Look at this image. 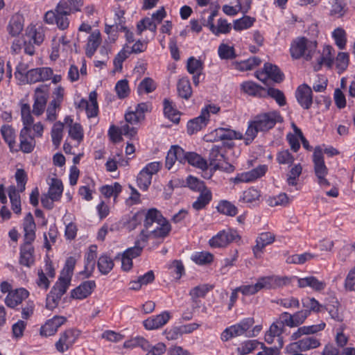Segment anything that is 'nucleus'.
Listing matches in <instances>:
<instances>
[{
    "label": "nucleus",
    "instance_id": "obj_1",
    "mask_svg": "<svg viewBox=\"0 0 355 355\" xmlns=\"http://www.w3.org/2000/svg\"><path fill=\"white\" fill-rule=\"evenodd\" d=\"M220 110V107L214 104H209L202 110L200 116L190 120L187 123V132L193 135L205 128L210 118V115L216 114Z\"/></svg>",
    "mask_w": 355,
    "mask_h": 355
},
{
    "label": "nucleus",
    "instance_id": "obj_2",
    "mask_svg": "<svg viewBox=\"0 0 355 355\" xmlns=\"http://www.w3.org/2000/svg\"><path fill=\"white\" fill-rule=\"evenodd\" d=\"M317 42L304 37L297 39L291 46V53L293 58L299 59L302 57L306 60H311L316 51Z\"/></svg>",
    "mask_w": 355,
    "mask_h": 355
},
{
    "label": "nucleus",
    "instance_id": "obj_3",
    "mask_svg": "<svg viewBox=\"0 0 355 355\" xmlns=\"http://www.w3.org/2000/svg\"><path fill=\"white\" fill-rule=\"evenodd\" d=\"M313 162L314 165V173L317 178V182L321 187L329 186V182L326 176L328 174V168L325 165L323 152L320 147H316L313 154Z\"/></svg>",
    "mask_w": 355,
    "mask_h": 355
},
{
    "label": "nucleus",
    "instance_id": "obj_4",
    "mask_svg": "<svg viewBox=\"0 0 355 355\" xmlns=\"http://www.w3.org/2000/svg\"><path fill=\"white\" fill-rule=\"evenodd\" d=\"M253 121L260 132H265L272 129L277 123L283 122V117L279 112L271 111L257 115Z\"/></svg>",
    "mask_w": 355,
    "mask_h": 355
},
{
    "label": "nucleus",
    "instance_id": "obj_5",
    "mask_svg": "<svg viewBox=\"0 0 355 355\" xmlns=\"http://www.w3.org/2000/svg\"><path fill=\"white\" fill-rule=\"evenodd\" d=\"M254 324L253 318H246L243 319L239 323L227 327L220 335L223 341H227L232 338L247 334L248 331Z\"/></svg>",
    "mask_w": 355,
    "mask_h": 355
},
{
    "label": "nucleus",
    "instance_id": "obj_6",
    "mask_svg": "<svg viewBox=\"0 0 355 355\" xmlns=\"http://www.w3.org/2000/svg\"><path fill=\"white\" fill-rule=\"evenodd\" d=\"M137 346L147 351L146 355H163L166 351V347L164 343H158L155 345H151L143 337H137L124 343V347H135Z\"/></svg>",
    "mask_w": 355,
    "mask_h": 355
},
{
    "label": "nucleus",
    "instance_id": "obj_7",
    "mask_svg": "<svg viewBox=\"0 0 355 355\" xmlns=\"http://www.w3.org/2000/svg\"><path fill=\"white\" fill-rule=\"evenodd\" d=\"M21 119L22 122V128L33 129L36 135L43 136L44 127L42 122L34 123V119L31 111V106L26 103H20Z\"/></svg>",
    "mask_w": 355,
    "mask_h": 355
},
{
    "label": "nucleus",
    "instance_id": "obj_8",
    "mask_svg": "<svg viewBox=\"0 0 355 355\" xmlns=\"http://www.w3.org/2000/svg\"><path fill=\"white\" fill-rule=\"evenodd\" d=\"M240 239L241 237L236 230L227 229L220 231L209 240V243L213 248H224Z\"/></svg>",
    "mask_w": 355,
    "mask_h": 355
},
{
    "label": "nucleus",
    "instance_id": "obj_9",
    "mask_svg": "<svg viewBox=\"0 0 355 355\" xmlns=\"http://www.w3.org/2000/svg\"><path fill=\"white\" fill-rule=\"evenodd\" d=\"M288 284L289 279L287 277H281L278 275L261 277L257 279V282L259 291L262 289H277Z\"/></svg>",
    "mask_w": 355,
    "mask_h": 355
},
{
    "label": "nucleus",
    "instance_id": "obj_10",
    "mask_svg": "<svg viewBox=\"0 0 355 355\" xmlns=\"http://www.w3.org/2000/svg\"><path fill=\"white\" fill-rule=\"evenodd\" d=\"M42 137L36 135L33 129L21 128L19 132V149L24 153H32L36 146L35 139Z\"/></svg>",
    "mask_w": 355,
    "mask_h": 355
},
{
    "label": "nucleus",
    "instance_id": "obj_11",
    "mask_svg": "<svg viewBox=\"0 0 355 355\" xmlns=\"http://www.w3.org/2000/svg\"><path fill=\"white\" fill-rule=\"evenodd\" d=\"M255 76L261 82L265 83L267 80L270 79L275 83H280L284 79V74L279 69L271 63H265L261 71H257Z\"/></svg>",
    "mask_w": 355,
    "mask_h": 355
},
{
    "label": "nucleus",
    "instance_id": "obj_12",
    "mask_svg": "<svg viewBox=\"0 0 355 355\" xmlns=\"http://www.w3.org/2000/svg\"><path fill=\"white\" fill-rule=\"evenodd\" d=\"M171 230L169 222L164 218L161 222L156 223L155 227L148 230V232L142 230L140 234L141 240L143 243L147 242L148 236H151L154 238H164L166 236Z\"/></svg>",
    "mask_w": 355,
    "mask_h": 355
},
{
    "label": "nucleus",
    "instance_id": "obj_13",
    "mask_svg": "<svg viewBox=\"0 0 355 355\" xmlns=\"http://www.w3.org/2000/svg\"><path fill=\"white\" fill-rule=\"evenodd\" d=\"M267 171V165H259L249 171L238 173L234 178H232V182L234 184L251 182L263 177Z\"/></svg>",
    "mask_w": 355,
    "mask_h": 355
},
{
    "label": "nucleus",
    "instance_id": "obj_14",
    "mask_svg": "<svg viewBox=\"0 0 355 355\" xmlns=\"http://www.w3.org/2000/svg\"><path fill=\"white\" fill-rule=\"evenodd\" d=\"M79 336V332L73 329H67L62 333L59 340L55 343L56 349L61 353L68 350L76 343Z\"/></svg>",
    "mask_w": 355,
    "mask_h": 355
},
{
    "label": "nucleus",
    "instance_id": "obj_15",
    "mask_svg": "<svg viewBox=\"0 0 355 355\" xmlns=\"http://www.w3.org/2000/svg\"><path fill=\"white\" fill-rule=\"evenodd\" d=\"M47 88L44 86L38 87L35 90L33 114L39 116L45 110L48 99Z\"/></svg>",
    "mask_w": 355,
    "mask_h": 355
},
{
    "label": "nucleus",
    "instance_id": "obj_16",
    "mask_svg": "<svg viewBox=\"0 0 355 355\" xmlns=\"http://www.w3.org/2000/svg\"><path fill=\"white\" fill-rule=\"evenodd\" d=\"M320 345V340L315 337H305L296 342L291 343L288 345V349L291 352L300 350V352H306L315 349Z\"/></svg>",
    "mask_w": 355,
    "mask_h": 355
},
{
    "label": "nucleus",
    "instance_id": "obj_17",
    "mask_svg": "<svg viewBox=\"0 0 355 355\" xmlns=\"http://www.w3.org/2000/svg\"><path fill=\"white\" fill-rule=\"evenodd\" d=\"M295 98L300 106L305 109H309L313 103L312 89L306 84H302L297 87L295 91Z\"/></svg>",
    "mask_w": 355,
    "mask_h": 355
},
{
    "label": "nucleus",
    "instance_id": "obj_18",
    "mask_svg": "<svg viewBox=\"0 0 355 355\" xmlns=\"http://www.w3.org/2000/svg\"><path fill=\"white\" fill-rule=\"evenodd\" d=\"M171 313L164 311L160 314L148 318L143 322L144 327L147 330H155L162 328L171 319Z\"/></svg>",
    "mask_w": 355,
    "mask_h": 355
},
{
    "label": "nucleus",
    "instance_id": "obj_19",
    "mask_svg": "<svg viewBox=\"0 0 355 355\" xmlns=\"http://www.w3.org/2000/svg\"><path fill=\"white\" fill-rule=\"evenodd\" d=\"M67 322V318L64 316L55 315L48 320L40 328L41 336L47 337L54 335L59 327Z\"/></svg>",
    "mask_w": 355,
    "mask_h": 355
},
{
    "label": "nucleus",
    "instance_id": "obj_20",
    "mask_svg": "<svg viewBox=\"0 0 355 355\" xmlns=\"http://www.w3.org/2000/svg\"><path fill=\"white\" fill-rule=\"evenodd\" d=\"M47 28L41 24L30 25L26 29V36L30 42L40 46L45 39Z\"/></svg>",
    "mask_w": 355,
    "mask_h": 355
},
{
    "label": "nucleus",
    "instance_id": "obj_21",
    "mask_svg": "<svg viewBox=\"0 0 355 355\" xmlns=\"http://www.w3.org/2000/svg\"><path fill=\"white\" fill-rule=\"evenodd\" d=\"M275 239V234L269 232H265L259 234L256 239V245L252 248L255 258H261L265 247L272 243Z\"/></svg>",
    "mask_w": 355,
    "mask_h": 355
},
{
    "label": "nucleus",
    "instance_id": "obj_22",
    "mask_svg": "<svg viewBox=\"0 0 355 355\" xmlns=\"http://www.w3.org/2000/svg\"><path fill=\"white\" fill-rule=\"evenodd\" d=\"M53 75V69L50 67H38L31 69L26 83H35L37 82H44L51 80Z\"/></svg>",
    "mask_w": 355,
    "mask_h": 355
},
{
    "label": "nucleus",
    "instance_id": "obj_23",
    "mask_svg": "<svg viewBox=\"0 0 355 355\" xmlns=\"http://www.w3.org/2000/svg\"><path fill=\"white\" fill-rule=\"evenodd\" d=\"M78 107L84 108L89 118L96 116L98 112L96 92L92 91L89 93V100L82 99L78 103Z\"/></svg>",
    "mask_w": 355,
    "mask_h": 355
},
{
    "label": "nucleus",
    "instance_id": "obj_24",
    "mask_svg": "<svg viewBox=\"0 0 355 355\" xmlns=\"http://www.w3.org/2000/svg\"><path fill=\"white\" fill-rule=\"evenodd\" d=\"M215 141L242 139L243 134L230 128H218L211 132Z\"/></svg>",
    "mask_w": 355,
    "mask_h": 355
},
{
    "label": "nucleus",
    "instance_id": "obj_25",
    "mask_svg": "<svg viewBox=\"0 0 355 355\" xmlns=\"http://www.w3.org/2000/svg\"><path fill=\"white\" fill-rule=\"evenodd\" d=\"M29 295V292L24 288H20L9 292L5 299L6 304L10 308H15L20 304Z\"/></svg>",
    "mask_w": 355,
    "mask_h": 355
},
{
    "label": "nucleus",
    "instance_id": "obj_26",
    "mask_svg": "<svg viewBox=\"0 0 355 355\" xmlns=\"http://www.w3.org/2000/svg\"><path fill=\"white\" fill-rule=\"evenodd\" d=\"M283 331L282 322L275 321L272 323L269 329L265 334V341L268 344L279 345V338L284 340L282 336Z\"/></svg>",
    "mask_w": 355,
    "mask_h": 355
},
{
    "label": "nucleus",
    "instance_id": "obj_27",
    "mask_svg": "<svg viewBox=\"0 0 355 355\" xmlns=\"http://www.w3.org/2000/svg\"><path fill=\"white\" fill-rule=\"evenodd\" d=\"M96 288V283L94 280L83 282L71 291V297L77 300H83L92 294Z\"/></svg>",
    "mask_w": 355,
    "mask_h": 355
},
{
    "label": "nucleus",
    "instance_id": "obj_28",
    "mask_svg": "<svg viewBox=\"0 0 355 355\" xmlns=\"http://www.w3.org/2000/svg\"><path fill=\"white\" fill-rule=\"evenodd\" d=\"M46 181L49 187L48 196L52 200H59L63 192L62 181L56 177L49 178Z\"/></svg>",
    "mask_w": 355,
    "mask_h": 355
},
{
    "label": "nucleus",
    "instance_id": "obj_29",
    "mask_svg": "<svg viewBox=\"0 0 355 355\" xmlns=\"http://www.w3.org/2000/svg\"><path fill=\"white\" fill-rule=\"evenodd\" d=\"M64 123L69 125V137L80 144L84 137V130L82 125L78 123H73V119L67 116L64 118Z\"/></svg>",
    "mask_w": 355,
    "mask_h": 355
},
{
    "label": "nucleus",
    "instance_id": "obj_30",
    "mask_svg": "<svg viewBox=\"0 0 355 355\" xmlns=\"http://www.w3.org/2000/svg\"><path fill=\"white\" fill-rule=\"evenodd\" d=\"M34 248L31 244L24 243L20 247L19 263L26 267H31L34 263Z\"/></svg>",
    "mask_w": 355,
    "mask_h": 355
},
{
    "label": "nucleus",
    "instance_id": "obj_31",
    "mask_svg": "<svg viewBox=\"0 0 355 355\" xmlns=\"http://www.w3.org/2000/svg\"><path fill=\"white\" fill-rule=\"evenodd\" d=\"M35 223L31 213H28L24 220V243H31L35 239Z\"/></svg>",
    "mask_w": 355,
    "mask_h": 355
},
{
    "label": "nucleus",
    "instance_id": "obj_32",
    "mask_svg": "<svg viewBox=\"0 0 355 355\" xmlns=\"http://www.w3.org/2000/svg\"><path fill=\"white\" fill-rule=\"evenodd\" d=\"M297 286L300 288L310 287L315 291H321L326 287L324 281H320L313 276H309L304 278L297 279Z\"/></svg>",
    "mask_w": 355,
    "mask_h": 355
},
{
    "label": "nucleus",
    "instance_id": "obj_33",
    "mask_svg": "<svg viewBox=\"0 0 355 355\" xmlns=\"http://www.w3.org/2000/svg\"><path fill=\"white\" fill-rule=\"evenodd\" d=\"M101 42L99 31H93L87 38L85 46V54L87 57L92 58L95 53Z\"/></svg>",
    "mask_w": 355,
    "mask_h": 355
},
{
    "label": "nucleus",
    "instance_id": "obj_34",
    "mask_svg": "<svg viewBox=\"0 0 355 355\" xmlns=\"http://www.w3.org/2000/svg\"><path fill=\"white\" fill-rule=\"evenodd\" d=\"M96 250V245H91L88 252L85 254L84 273L86 277L91 276L95 268L96 258L97 255Z\"/></svg>",
    "mask_w": 355,
    "mask_h": 355
},
{
    "label": "nucleus",
    "instance_id": "obj_35",
    "mask_svg": "<svg viewBox=\"0 0 355 355\" xmlns=\"http://www.w3.org/2000/svg\"><path fill=\"white\" fill-rule=\"evenodd\" d=\"M209 164L214 170L223 168L225 157L221 153V148L214 146L211 148L209 153Z\"/></svg>",
    "mask_w": 355,
    "mask_h": 355
},
{
    "label": "nucleus",
    "instance_id": "obj_36",
    "mask_svg": "<svg viewBox=\"0 0 355 355\" xmlns=\"http://www.w3.org/2000/svg\"><path fill=\"white\" fill-rule=\"evenodd\" d=\"M24 18L21 15H13L8 23L7 31L12 37L18 36L24 29Z\"/></svg>",
    "mask_w": 355,
    "mask_h": 355
},
{
    "label": "nucleus",
    "instance_id": "obj_37",
    "mask_svg": "<svg viewBox=\"0 0 355 355\" xmlns=\"http://www.w3.org/2000/svg\"><path fill=\"white\" fill-rule=\"evenodd\" d=\"M199 193V196L191 205L192 208L196 211L205 209L212 200V193L209 188L205 189Z\"/></svg>",
    "mask_w": 355,
    "mask_h": 355
},
{
    "label": "nucleus",
    "instance_id": "obj_38",
    "mask_svg": "<svg viewBox=\"0 0 355 355\" xmlns=\"http://www.w3.org/2000/svg\"><path fill=\"white\" fill-rule=\"evenodd\" d=\"M333 48L331 46H326L323 48L322 55L318 59V64L314 67L315 71L320 69L322 64L331 67L334 63Z\"/></svg>",
    "mask_w": 355,
    "mask_h": 355
},
{
    "label": "nucleus",
    "instance_id": "obj_39",
    "mask_svg": "<svg viewBox=\"0 0 355 355\" xmlns=\"http://www.w3.org/2000/svg\"><path fill=\"white\" fill-rule=\"evenodd\" d=\"M177 92L178 96L185 100L191 98L193 91L189 79L187 77L180 78L177 83Z\"/></svg>",
    "mask_w": 355,
    "mask_h": 355
},
{
    "label": "nucleus",
    "instance_id": "obj_40",
    "mask_svg": "<svg viewBox=\"0 0 355 355\" xmlns=\"http://www.w3.org/2000/svg\"><path fill=\"white\" fill-rule=\"evenodd\" d=\"M164 218L162 213L155 208L150 209L147 211L145 215L144 220V231L148 232V230L152 227L153 224L161 222V220Z\"/></svg>",
    "mask_w": 355,
    "mask_h": 355
},
{
    "label": "nucleus",
    "instance_id": "obj_41",
    "mask_svg": "<svg viewBox=\"0 0 355 355\" xmlns=\"http://www.w3.org/2000/svg\"><path fill=\"white\" fill-rule=\"evenodd\" d=\"M1 134L6 143L8 144L10 151H17L15 149L16 146V135L15 130L9 125H3L0 129Z\"/></svg>",
    "mask_w": 355,
    "mask_h": 355
},
{
    "label": "nucleus",
    "instance_id": "obj_42",
    "mask_svg": "<svg viewBox=\"0 0 355 355\" xmlns=\"http://www.w3.org/2000/svg\"><path fill=\"white\" fill-rule=\"evenodd\" d=\"M71 280L69 277L60 275L58 281L51 291L52 294L55 295L56 300H60L62 296L66 293L70 285Z\"/></svg>",
    "mask_w": 355,
    "mask_h": 355
},
{
    "label": "nucleus",
    "instance_id": "obj_43",
    "mask_svg": "<svg viewBox=\"0 0 355 355\" xmlns=\"http://www.w3.org/2000/svg\"><path fill=\"white\" fill-rule=\"evenodd\" d=\"M167 269L169 275L175 281L179 280L185 272L184 266L180 260H174L168 263Z\"/></svg>",
    "mask_w": 355,
    "mask_h": 355
},
{
    "label": "nucleus",
    "instance_id": "obj_44",
    "mask_svg": "<svg viewBox=\"0 0 355 355\" xmlns=\"http://www.w3.org/2000/svg\"><path fill=\"white\" fill-rule=\"evenodd\" d=\"M57 5L60 9L71 14L80 11L83 6V0L60 1Z\"/></svg>",
    "mask_w": 355,
    "mask_h": 355
},
{
    "label": "nucleus",
    "instance_id": "obj_45",
    "mask_svg": "<svg viewBox=\"0 0 355 355\" xmlns=\"http://www.w3.org/2000/svg\"><path fill=\"white\" fill-rule=\"evenodd\" d=\"M309 315V311L301 310L297 311L294 314H292V315H288L290 318L286 321L287 327H299L305 322Z\"/></svg>",
    "mask_w": 355,
    "mask_h": 355
},
{
    "label": "nucleus",
    "instance_id": "obj_46",
    "mask_svg": "<svg viewBox=\"0 0 355 355\" xmlns=\"http://www.w3.org/2000/svg\"><path fill=\"white\" fill-rule=\"evenodd\" d=\"M164 115L175 123H178L180 119V113L173 106L171 101L165 98L163 102Z\"/></svg>",
    "mask_w": 355,
    "mask_h": 355
},
{
    "label": "nucleus",
    "instance_id": "obj_47",
    "mask_svg": "<svg viewBox=\"0 0 355 355\" xmlns=\"http://www.w3.org/2000/svg\"><path fill=\"white\" fill-rule=\"evenodd\" d=\"M8 196L10 200L11 208L13 212L19 215L21 212V199L19 191L15 187H10L8 189Z\"/></svg>",
    "mask_w": 355,
    "mask_h": 355
},
{
    "label": "nucleus",
    "instance_id": "obj_48",
    "mask_svg": "<svg viewBox=\"0 0 355 355\" xmlns=\"http://www.w3.org/2000/svg\"><path fill=\"white\" fill-rule=\"evenodd\" d=\"M216 209L219 213L229 216H234L238 213L236 207L225 200L219 201L216 206Z\"/></svg>",
    "mask_w": 355,
    "mask_h": 355
},
{
    "label": "nucleus",
    "instance_id": "obj_49",
    "mask_svg": "<svg viewBox=\"0 0 355 355\" xmlns=\"http://www.w3.org/2000/svg\"><path fill=\"white\" fill-rule=\"evenodd\" d=\"M261 62V61L259 58L253 56L248 60L234 62V65L235 69L239 71H248L252 70L254 67L259 66Z\"/></svg>",
    "mask_w": 355,
    "mask_h": 355
},
{
    "label": "nucleus",
    "instance_id": "obj_50",
    "mask_svg": "<svg viewBox=\"0 0 355 355\" xmlns=\"http://www.w3.org/2000/svg\"><path fill=\"white\" fill-rule=\"evenodd\" d=\"M255 22V19L254 17H251L248 15H245L240 19H237L234 20L233 21V28L236 31H242L244 30H247L251 28L254 23Z\"/></svg>",
    "mask_w": 355,
    "mask_h": 355
},
{
    "label": "nucleus",
    "instance_id": "obj_51",
    "mask_svg": "<svg viewBox=\"0 0 355 355\" xmlns=\"http://www.w3.org/2000/svg\"><path fill=\"white\" fill-rule=\"evenodd\" d=\"M122 191V187L119 182H114L112 184H106L101 187L100 192L105 198L114 197V199Z\"/></svg>",
    "mask_w": 355,
    "mask_h": 355
},
{
    "label": "nucleus",
    "instance_id": "obj_52",
    "mask_svg": "<svg viewBox=\"0 0 355 355\" xmlns=\"http://www.w3.org/2000/svg\"><path fill=\"white\" fill-rule=\"evenodd\" d=\"M187 156V163L189 164L200 170H205L207 168V161L198 153L189 152Z\"/></svg>",
    "mask_w": 355,
    "mask_h": 355
},
{
    "label": "nucleus",
    "instance_id": "obj_53",
    "mask_svg": "<svg viewBox=\"0 0 355 355\" xmlns=\"http://www.w3.org/2000/svg\"><path fill=\"white\" fill-rule=\"evenodd\" d=\"M113 260L106 254L101 255L98 260L97 266L102 275L108 274L114 267Z\"/></svg>",
    "mask_w": 355,
    "mask_h": 355
},
{
    "label": "nucleus",
    "instance_id": "obj_54",
    "mask_svg": "<svg viewBox=\"0 0 355 355\" xmlns=\"http://www.w3.org/2000/svg\"><path fill=\"white\" fill-rule=\"evenodd\" d=\"M218 54L222 60H233L236 58V53L234 46L222 43L218 49Z\"/></svg>",
    "mask_w": 355,
    "mask_h": 355
},
{
    "label": "nucleus",
    "instance_id": "obj_55",
    "mask_svg": "<svg viewBox=\"0 0 355 355\" xmlns=\"http://www.w3.org/2000/svg\"><path fill=\"white\" fill-rule=\"evenodd\" d=\"M55 12H57V17L55 24H56L58 28L60 30L67 29L69 25L68 15H69L70 13L60 9L58 5L55 7Z\"/></svg>",
    "mask_w": 355,
    "mask_h": 355
},
{
    "label": "nucleus",
    "instance_id": "obj_56",
    "mask_svg": "<svg viewBox=\"0 0 355 355\" xmlns=\"http://www.w3.org/2000/svg\"><path fill=\"white\" fill-rule=\"evenodd\" d=\"M157 88L156 83L151 78H144L137 87L139 94H149L154 92Z\"/></svg>",
    "mask_w": 355,
    "mask_h": 355
},
{
    "label": "nucleus",
    "instance_id": "obj_57",
    "mask_svg": "<svg viewBox=\"0 0 355 355\" xmlns=\"http://www.w3.org/2000/svg\"><path fill=\"white\" fill-rule=\"evenodd\" d=\"M185 183L189 189L195 192H200L208 188L202 180L191 175L186 178Z\"/></svg>",
    "mask_w": 355,
    "mask_h": 355
},
{
    "label": "nucleus",
    "instance_id": "obj_58",
    "mask_svg": "<svg viewBox=\"0 0 355 355\" xmlns=\"http://www.w3.org/2000/svg\"><path fill=\"white\" fill-rule=\"evenodd\" d=\"M302 304L305 311L311 312H321L323 310L324 306L319 303L314 297H306L302 300Z\"/></svg>",
    "mask_w": 355,
    "mask_h": 355
},
{
    "label": "nucleus",
    "instance_id": "obj_59",
    "mask_svg": "<svg viewBox=\"0 0 355 355\" xmlns=\"http://www.w3.org/2000/svg\"><path fill=\"white\" fill-rule=\"evenodd\" d=\"M261 195L259 190L254 187H250L243 192L239 198V201L245 203H252L259 200Z\"/></svg>",
    "mask_w": 355,
    "mask_h": 355
},
{
    "label": "nucleus",
    "instance_id": "obj_60",
    "mask_svg": "<svg viewBox=\"0 0 355 355\" xmlns=\"http://www.w3.org/2000/svg\"><path fill=\"white\" fill-rule=\"evenodd\" d=\"M95 184L92 179H88V182L87 185L81 186L78 189V195L81 196V198L86 200L90 201L92 200L93 192L94 190Z\"/></svg>",
    "mask_w": 355,
    "mask_h": 355
},
{
    "label": "nucleus",
    "instance_id": "obj_61",
    "mask_svg": "<svg viewBox=\"0 0 355 355\" xmlns=\"http://www.w3.org/2000/svg\"><path fill=\"white\" fill-rule=\"evenodd\" d=\"M214 256L209 252H196L191 255V259L196 264L205 265L212 262Z\"/></svg>",
    "mask_w": 355,
    "mask_h": 355
},
{
    "label": "nucleus",
    "instance_id": "obj_62",
    "mask_svg": "<svg viewBox=\"0 0 355 355\" xmlns=\"http://www.w3.org/2000/svg\"><path fill=\"white\" fill-rule=\"evenodd\" d=\"M232 27L233 26L228 23L227 19L220 18L218 19L217 24L214 26L211 33L216 36H218L220 34H227L231 31Z\"/></svg>",
    "mask_w": 355,
    "mask_h": 355
},
{
    "label": "nucleus",
    "instance_id": "obj_63",
    "mask_svg": "<svg viewBox=\"0 0 355 355\" xmlns=\"http://www.w3.org/2000/svg\"><path fill=\"white\" fill-rule=\"evenodd\" d=\"M340 304L338 301L333 302V304H328L324 306V309L329 314L331 319L337 322H342L343 320V314L339 311Z\"/></svg>",
    "mask_w": 355,
    "mask_h": 355
},
{
    "label": "nucleus",
    "instance_id": "obj_64",
    "mask_svg": "<svg viewBox=\"0 0 355 355\" xmlns=\"http://www.w3.org/2000/svg\"><path fill=\"white\" fill-rule=\"evenodd\" d=\"M115 92L119 98L123 99L130 94L128 81L126 79L119 80L114 87Z\"/></svg>",
    "mask_w": 355,
    "mask_h": 355
}]
</instances>
